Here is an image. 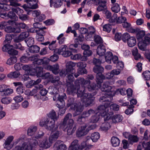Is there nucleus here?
<instances>
[{"instance_id":"1","label":"nucleus","mask_w":150,"mask_h":150,"mask_svg":"<svg viewBox=\"0 0 150 150\" xmlns=\"http://www.w3.org/2000/svg\"><path fill=\"white\" fill-rule=\"evenodd\" d=\"M74 74L69 73L67 75V92L73 95L76 94L78 97H81L83 105L87 107L92 104L94 100V98L91 94L86 93V88L84 86L90 84L91 81L89 80H85L83 78H79L75 81L74 86L73 83L74 79Z\"/></svg>"},{"instance_id":"2","label":"nucleus","mask_w":150,"mask_h":150,"mask_svg":"<svg viewBox=\"0 0 150 150\" xmlns=\"http://www.w3.org/2000/svg\"><path fill=\"white\" fill-rule=\"evenodd\" d=\"M107 93H104V96H101L99 99V101L101 103L106 102L104 105H100L97 108V110L100 113L101 115L103 116H107L105 120H108L110 119L111 117V114L112 113L111 112H110V113H108L109 106L110 105V102L112 99V97L115 95V92H110Z\"/></svg>"},{"instance_id":"3","label":"nucleus","mask_w":150,"mask_h":150,"mask_svg":"<svg viewBox=\"0 0 150 150\" xmlns=\"http://www.w3.org/2000/svg\"><path fill=\"white\" fill-rule=\"evenodd\" d=\"M38 134V135L31 139H28L26 142H23L24 140L23 138L21 137L18 138L14 142L13 144L16 145L18 143L19 144L21 143L22 144V146H16L13 150H31L38 144V141L35 138L38 139L43 136L44 133L40 131Z\"/></svg>"},{"instance_id":"4","label":"nucleus","mask_w":150,"mask_h":150,"mask_svg":"<svg viewBox=\"0 0 150 150\" xmlns=\"http://www.w3.org/2000/svg\"><path fill=\"white\" fill-rule=\"evenodd\" d=\"M72 115L67 114L64 117L60 127H62L64 131H66L69 135L72 134L76 129V125L74 124V120L71 119Z\"/></svg>"},{"instance_id":"5","label":"nucleus","mask_w":150,"mask_h":150,"mask_svg":"<svg viewBox=\"0 0 150 150\" xmlns=\"http://www.w3.org/2000/svg\"><path fill=\"white\" fill-rule=\"evenodd\" d=\"M101 83L100 84V86L97 88L98 84L97 83V85L96 84H92L91 85L90 84H87L88 86L86 88V89L88 90L89 91H92L93 90H98L100 88L101 91L104 92V93H107L110 92H115L112 90L111 86L109 85L110 84V82L109 81H106L104 82L102 86H101Z\"/></svg>"},{"instance_id":"6","label":"nucleus","mask_w":150,"mask_h":150,"mask_svg":"<svg viewBox=\"0 0 150 150\" xmlns=\"http://www.w3.org/2000/svg\"><path fill=\"white\" fill-rule=\"evenodd\" d=\"M76 100L73 98H69L67 103L68 107H70L71 109H73L75 112L74 113V116H75L79 114L83 110V107L79 104L78 105L76 102Z\"/></svg>"},{"instance_id":"7","label":"nucleus","mask_w":150,"mask_h":150,"mask_svg":"<svg viewBox=\"0 0 150 150\" xmlns=\"http://www.w3.org/2000/svg\"><path fill=\"white\" fill-rule=\"evenodd\" d=\"M103 70V68L100 65L95 66L93 68V71L97 74L96 76V81L98 85L97 88L100 86V84L103 82V80L105 79V76L102 74V72Z\"/></svg>"},{"instance_id":"8","label":"nucleus","mask_w":150,"mask_h":150,"mask_svg":"<svg viewBox=\"0 0 150 150\" xmlns=\"http://www.w3.org/2000/svg\"><path fill=\"white\" fill-rule=\"evenodd\" d=\"M22 0H9L10 4L8 5L3 2L0 3V8L4 10L8 11L11 9V6H18L20 4L17 2Z\"/></svg>"},{"instance_id":"9","label":"nucleus","mask_w":150,"mask_h":150,"mask_svg":"<svg viewBox=\"0 0 150 150\" xmlns=\"http://www.w3.org/2000/svg\"><path fill=\"white\" fill-rule=\"evenodd\" d=\"M0 17L5 19L10 18L13 21L16 20L18 19V17L16 15L15 11L11 10V11H9L8 13H0Z\"/></svg>"},{"instance_id":"10","label":"nucleus","mask_w":150,"mask_h":150,"mask_svg":"<svg viewBox=\"0 0 150 150\" xmlns=\"http://www.w3.org/2000/svg\"><path fill=\"white\" fill-rule=\"evenodd\" d=\"M87 126V124H85L84 125L81 126L79 127L76 132L77 137H81L87 134L88 133V130H87L86 128Z\"/></svg>"},{"instance_id":"11","label":"nucleus","mask_w":150,"mask_h":150,"mask_svg":"<svg viewBox=\"0 0 150 150\" xmlns=\"http://www.w3.org/2000/svg\"><path fill=\"white\" fill-rule=\"evenodd\" d=\"M55 121L54 120H50V119L48 118L46 119V126L45 128L49 130L53 131L54 130H56L58 128V126L55 127L54 126Z\"/></svg>"},{"instance_id":"12","label":"nucleus","mask_w":150,"mask_h":150,"mask_svg":"<svg viewBox=\"0 0 150 150\" xmlns=\"http://www.w3.org/2000/svg\"><path fill=\"white\" fill-rule=\"evenodd\" d=\"M117 15L114 13L112 17L110 20V22L111 23L115 22L117 23H121L127 20L126 17L123 16H120L117 18Z\"/></svg>"},{"instance_id":"13","label":"nucleus","mask_w":150,"mask_h":150,"mask_svg":"<svg viewBox=\"0 0 150 150\" xmlns=\"http://www.w3.org/2000/svg\"><path fill=\"white\" fill-rule=\"evenodd\" d=\"M77 66L79 68L77 72L81 74H86L87 70L85 68L86 66V64L84 62H81L77 63Z\"/></svg>"},{"instance_id":"14","label":"nucleus","mask_w":150,"mask_h":150,"mask_svg":"<svg viewBox=\"0 0 150 150\" xmlns=\"http://www.w3.org/2000/svg\"><path fill=\"white\" fill-rule=\"evenodd\" d=\"M45 69L48 70H50L55 74H58L59 71V66L57 64L53 65H47L45 67Z\"/></svg>"},{"instance_id":"15","label":"nucleus","mask_w":150,"mask_h":150,"mask_svg":"<svg viewBox=\"0 0 150 150\" xmlns=\"http://www.w3.org/2000/svg\"><path fill=\"white\" fill-rule=\"evenodd\" d=\"M14 137L12 136H10L8 137L3 144L4 147L8 150L10 149L13 146L11 143Z\"/></svg>"},{"instance_id":"16","label":"nucleus","mask_w":150,"mask_h":150,"mask_svg":"<svg viewBox=\"0 0 150 150\" xmlns=\"http://www.w3.org/2000/svg\"><path fill=\"white\" fill-rule=\"evenodd\" d=\"M76 63L72 61L67 62L66 64V68L68 72L71 73H74L75 70L73 68L76 65Z\"/></svg>"},{"instance_id":"17","label":"nucleus","mask_w":150,"mask_h":150,"mask_svg":"<svg viewBox=\"0 0 150 150\" xmlns=\"http://www.w3.org/2000/svg\"><path fill=\"white\" fill-rule=\"evenodd\" d=\"M98 111V112L95 114L94 115L92 116L90 119V122L92 123H96L100 119V116L104 117V120L105 121H108L110 119L108 120H105V118L106 117L107 115L105 116H102L101 115V114Z\"/></svg>"},{"instance_id":"18","label":"nucleus","mask_w":150,"mask_h":150,"mask_svg":"<svg viewBox=\"0 0 150 150\" xmlns=\"http://www.w3.org/2000/svg\"><path fill=\"white\" fill-rule=\"evenodd\" d=\"M62 142L60 140L57 141L54 145V148L56 150H67V147L66 146L61 143Z\"/></svg>"},{"instance_id":"19","label":"nucleus","mask_w":150,"mask_h":150,"mask_svg":"<svg viewBox=\"0 0 150 150\" xmlns=\"http://www.w3.org/2000/svg\"><path fill=\"white\" fill-rule=\"evenodd\" d=\"M26 2L27 3L28 7L31 9H36L38 8L37 4L38 0H26Z\"/></svg>"},{"instance_id":"20","label":"nucleus","mask_w":150,"mask_h":150,"mask_svg":"<svg viewBox=\"0 0 150 150\" xmlns=\"http://www.w3.org/2000/svg\"><path fill=\"white\" fill-rule=\"evenodd\" d=\"M57 98L58 99L57 101V106L59 108H63L65 105V102L64 100V99L65 98V97L59 95L57 97Z\"/></svg>"},{"instance_id":"21","label":"nucleus","mask_w":150,"mask_h":150,"mask_svg":"<svg viewBox=\"0 0 150 150\" xmlns=\"http://www.w3.org/2000/svg\"><path fill=\"white\" fill-rule=\"evenodd\" d=\"M5 31L7 33H19L21 31V30L20 28H14L11 26L6 27L5 29Z\"/></svg>"},{"instance_id":"22","label":"nucleus","mask_w":150,"mask_h":150,"mask_svg":"<svg viewBox=\"0 0 150 150\" xmlns=\"http://www.w3.org/2000/svg\"><path fill=\"white\" fill-rule=\"evenodd\" d=\"M59 134V132L58 131L52 132L49 137V140H50L53 143L58 139Z\"/></svg>"},{"instance_id":"23","label":"nucleus","mask_w":150,"mask_h":150,"mask_svg":"<svg viewBox=\"0 0 150 150\" xmlns=\"http://www.w3.org/2000/svg\"><path fill=\"white\" fill-rule=\"evenodd\" d=\"M105 52V47L104 45H100L98 47L97 49V53L99 56H103L104 55Z\"/></svg>"},{"instance_id":"24","label":"nucleus","mask_w":150,"mask_h":150,"mask_svg":"<svg viewBox=\"0 0 150 150\" xmlns=\"http://www.w3.org/2000/svg\"><path fill=\"white\" fill-rule=\"evenodd\" d=\"M48 142L47 139L43 140L39 144L40 147L47 149L49 148L52 145V143L50 140Z\"/></svg>"},{"instance_id":"25","label":"nucleus","mask_w":150,"mask_h":150,"mask_svg":"<svg viewBox=\"0 0 150 150\" xmlns=\"http://www.w3.org/2000/svg\"><path fill=\"white\" fill-rule=\"evenodd\" d=\"M50 6L55 8L60 7L62 4V0H50Z\"/></svg>"},{"instance_id":"26","label":"nucleus","mask_w":150,"mask_h":150,"mask_svg":"<svg viewBox=\"0 0 150 150\" xmlns=\"http://www.w3.org/2000/svg\"><path fill=\"white\" fill-rule=\"evenodd\" d=\"M29 35V33L28 32H22L18 36V38L16 39V40L18 42L22 41L28 37Z\"/></svg>"},{"instance_id":"27","label":"nucleus","mask_w":150,"mask_h":150,"mask_svg":"<svg viewBox=\"0 0 150 150\" xmlns=\"http://www.w3.org/2000/svg\"><path fill=\"white\" fill-rule=\"evenodd\" d=\"M28 49L29 52L27 53V55L28 56L30 55L29 53H37L39 51L40 48L38 46L35 45L29 47Z\"/></svg>"},{"instance_id":"28","label":"nucleus","mask_w":150,"mask_h":150,"mask_svg":"<svg viewBox=\"0 0 150 150\" xmlns=\"http://www.w3.org/2000/svg\"><path fill=\"white\" fill-rule=\"evenodd\" d=\"M123 119V117L120 115H116L112 117V122L116 123L121 122Z\"/></svg>"},{"instance_id":"29","label":"nucleus","mask_w":150,"mask_h":150,"mask_svg":"<svg viewBox=\"0 0 150 150\" xmlns=\"http://www.w3.org/2000/svg\"><path fill=\"white\" fill-rule=\"evenodd\" d=\"M79 144L78 141L77 139L74 140L71 143V145L69 146V150H78Z\"/></svg>"},{"instance_id":"30","label":"nucleus","mask_w":150,"mask_h":150,"mask_svg":"<svg viewBox=\"0 0 150 150\" xmlns=\"http://www.w3.org/2000/svg\"><path fill=\"white\" fill-rule=\"evenodd\" d=\"M128 45L130 47L134 46L136 43V40L134 37L131 36L127 42Z\"/></svg>"},{"instance_id":"31","label":"nucleus","mask_w":150,"mask_h":150,"mask_svg":"<svg viewBox=\"0 0 150 150\" xmlns=\"http://www.w3.org/2000/svg\"><path fill=\"white\" fill-rule=\"evenodd\" d=\"M103 123L100 128V129L102 131H107L111 127V125L108 122H105Z\"/></svg>"},{"instance_id":"32","label":"nucleus","mask_w":150,"mask_h":150,"mask_svg":"<svg viewBox=\"0 0 150 150\" xmlns=\"http://www.w3.org/2000/svg\"><path fill=\"white\" fill-rule=\"evenodd\" d=\"M139 139L137 136L130 134L128 141L130 144H132L134 143L138 142Z\"/></svg>"},{"instance_id":"33","label":"nucleus","mask_w":150,"mask_h":150,"mask_svg":"<svg viewBox=\"0 0 150 150\" xmlns=\"http://www.w3.org/2000/svg\"><path fill=\"white\" fill-rule=\"evenodd\" d=\"M96 5H99V6H102L104 7L107 8L106 6V1L105 0H91Z\"/></svg>"},{"instance_id":"34","label":"nucleus","mask_w":150,"mask_h":150,"mask_svg":"<svg viewBox=\"0 0 150 150\" xmlns=\"http://www.w3.org/2000/svg\"><path fill=\"white\" fill-rule=\"evenodd\" d=\"M111 141L112 146L114 147H116L119 145L120 140L116 137H113L111 139Z\"/></svg>"},{"instance_id":"35","label":"nucleus","mask_w":150,"mask_h":150,"mask_svg":"<svg viewBox=\"0 0 150 150\" xmlns=\"http://www.w3.org/2000/svg\"><path fill=\"white\" fill-rule=\"evenodd\" d=\"M20 75V72L18 71L11 72L7 75L8 77L11 79H15L18 77Z\"/></svg>"},{"instance_id":"36","label":"nucleus","mask_w":150,"mask_h":150,"mask_svg":"<svg viewBox=\"0 0 150 150\" xmlns=\"http://www.w3.org/2000/svg\"><path fill=\"white\" fill-rule=\"evenodd\" d=\"M59 79V76H56L52 81V82L53 83L54 85L55 86L61 87L62 84Z\"/></svg>"},{"instance_id":"37","label":"nucleus","mask_w":150,"mask_h":150,"mask_svg":"<svg viewBox=\"0 0 150 150\" xmlns=\"http://www.w3.org/2000/svg\"><path fill=\"white\" fill-rule=\"evenodd\" d=\"M37 130V128L35 126H31L29 128L27 131L28 135L32 136L35 135V133Z\"/></svg>"},{"instance_id":"38","label":"nucleus","mask_w":150,"mask_h":150,"mask_svg":"<svg viewBox=\"0 0 150 150\" xmlns=\"http://www.w3.org/2000/svg\"><path fill=\"white\" fill-rule=\"evenodd\" d=\"M113 56L112 53L111 52H107L105 54L106 61L108 63H110Z\"/></svg>"},{"instance_id":"39","label":"nucleus","mask_w":150,"mask_h":150,"mask_svg":"<svg viewBox=\"0 0 150 150\" xmlns=\"http://www.w3.org/2000/svg\"><path fill=\"white\" fill-rule=\"evenodd\" d=\"M60 87L56 86L53 87L52 88V91H51L50 93L54 95H55L53 97V99L54 100H55V98L57 96V97L58 96V93L59 92V89Z\"/></svg>"},{"instance_id":"40","label":"nucleus","mask_w":150,"mask_h":150,"mask_svg":"<svg viewBox=\"0 0 150 150\" xmlns=\"http://www.w3.org/2000/svg\"><path fill=\"white\" fill-rule=\"evenodd\" d=\"M100 134L97 132H95L92 133L91 136V138L93 142H97L99 139Z\"/></svg>"},{"instance_id":"41","label":"nucleus","mask_w":150,"mask_h":150,"mask_svg":"<svg viewBox=\"0 0 150 150\" xmlns=\"http://www.w3.org/2000/svg\"><path fill=\"white\" fill-rule=\"evenodd\" d=\"M36 72L38 77L43 76V68L42 67L40 66L37 67L36 69Z\"/></svg>"},{"instance_id":"42","label":"nucleus","mask_w":150,"mask_h":150,"mask_svg":"<svg viewBox=\"0 0 150 150\" xmlns=\"http://www.w3.org/2000/svg\"><path fill=\"white\" fill-rule=\"evenodd\" d=\"M13 92V89L10 88H8V87L6 88L5 90H4L1 93V95L3 96H9Z\"/></svg>"},{"instance_id":"43","label":"nucleus","mask_w":150,"mask_h":150,"mask_svg":"<svg viewBox=\"0 0 150 150\" xmlns=\"http://www.w3.org/2000/svg\"><path fill=\"white\" fill-rule=\"evenodd\" d=\"M13 92V89L10 88H8V87L6 88L5 90H4L1 93V95L3 96H9Z\"/></svg>"},{"instance_id":"44","label":"nucleus","mask_w":150,"mask_h":150,"mask_svg":"<svg viewBox=\"0 0 150 150\" xmlns=\"http://www.w3.org/2000/svg\"><path fill=\"white\" fill-rule=\"evenodd\" d=\"M142 77L145 81L149 80L150 79V71H144L142 74Z\"/></svg>"},{"instance_id":"45","label":"nucleus","mask_w":150,"mask_h":150,"mask_svg":"<svg viewBox=\"0 0 150 150\" xmlns=\"http://www.w3.org/2000/svg\"><path fill=\"white\" fill-rule=\"evenodd\" d=\"M49 117L54 121L57 120L59 117V116H56V112L54 110L51 111L49 114Z\"/></svg>"},{"instance_id":"46","label":"nucleus","mask_w":150,"mask_h":150,"mask_svg":"<svg viewBox=\"0 0 150 150\" xmlns=\"http://www.w3.org/2000/svg\"><path fill=\"white\" fill-rule=\"evenodd\" d=\"M120 9L119 5L117 3L112 4L111 8V9L112 11L116 13L119 12Z\"/></svg>"},{"instance_id":"47","label":"nucleus","mask_w":150,"mask_h":150,"mask_svg":"<svg viewBox=\"0 0 150 150\" xmlns=\"http://www.w3.org/2000/svg\"><path fill=\"white\" fill-rule=\"evenodd\" d=\"M4 44V45L2 47V50L4 52H7L8 54L9 51L10 50L11 47L13 48V46L9 44Z\"/></svg>"},{"instance_id":"48","label":"nucleus","mask_w":150,"mask_h":150,"mask_svg":"<svg viewBox=\"0 0 150 150\" xmlns=\"http://www.w3.org/2000/svg\"><path fill=\"white\" fill-rule=\"evenodd\" d=\"M136 34L137 39L139 40H141L145 35V33L144 31L140 30L139 29L138 32Z\"/></svg>"},{"instance_id":"49","label":"nucleus","mask_w":150,"mask_h":150,"mask_svg":"<svg viewBox=\"0 0 150 150\" xmlns=\"http://www.w3.org/2000/svg\"><path fill=\"white\" fill-rule=\"evenodd\" d=\"M12 101V99L9 97H5L2 98L1 101L3 104L7 105L9 104Z\"/></svg>"},{"instance_id":"50","label":"nucleus","mask_w":150,"mask_h":150,"mask_svg":"<svg viewBox=\"0 0 150 150\" xmlns=\"http://www.w3.org/2000/svg\"><path fill=\"white\" fill-rule=\"evenodd\" d=\"M67 46L66 45H62L59 49H57V53L59 54H63V53L67 50Z\"/></svg>"},{"instance_id":"51","label":"nucleus","mask_w":150,"mask_h":150,"mask_svg":"<svg viewBox=\"0 0 150 150\" xmlns=\"http://www.w3.org/2000/svg\"><path fill=\"white\" fill-rule=\"evenodd\" d=\"M17 61V58L16 57H11L8 59L6 63L8 65H11L14 64Z\"/></svg>"},{"instance_id":"52","label":"nucleus","mask_w":150,"mask_h":150,"mask_svg":"<svg viewBox=\"0 0 150 150\" xmlns=\"http://www.w3.org/2000/svg\"><path fill=\"white\" fill-rule=\"evenodd\" d=\"M95 112V111L91 109L88 111H84L83 112L82 116L84 118L89 116L91 114Z\"/></svg>"},{"instance_id":"53","label":"nucleus","mask_w":150,"mask_h":150,"mask_svg":"<svg viewBox=\"0 0 150 150\" xmlns=\"http://www.w3.org/2000/svg\"><path fill=\"white\" fill-rule=\"evenodd\" d=\"M25 41L29 47L32 46L34 43V39L32 37H29L28 40H25Z\"/></svg>"},{"instance_id":"54","label":"nucleus","mask_w":150,"mask_h":150,"mask_svg":"<svg viewBox=\"0 0 150 150\" xmlns=\"http://www.w3.org/2000/svg\"><path fill=\"white\" fill-rule=\"evenodd\" d=\"M11 10L14 11L19 16L22 15L23 12V11L19 7L11 8Z\"/></svg>"},{"instance_id":"55","label":"nucleus","mask_w":150,"mask_h":150,"mask_svg":"<svg viewBox=\"0 0 150 150\" xmlns=\"http://www.w3.org/2000/svg\"><path fill=\"white\" fill-rule=\"evenodd\" d=\"M147 44L143 42V41H140L138 43V46L139 49L143 51L145 50Z\"/></svg>"},{"instance_id":"56","label":"nucleus","mask_w":150,"mask_h":150,"mask_svg":"<svg viewBox=\"0 0 150 150\" xmlns=\"http://www.w3.org/2000/svg\"><path fill=\"white\" fill-rule=\"evenodd\" d=\"M12 37L11 34H7L6 35V39L4 41V44H9L11 42Z\"/></svg>"},{"instance_id":"57","label":"nucleus","mask_w":150,"mask_h":150,"mask_svg":"<svg viewBox=\"0 0 150 150\" xmlns=\"http://www.w3.org/2000/svg\"><path fill=\"white\" fill-rule=\"evenodd\" d=\"M65 38L64 37V34L63 33L60 34L57 37V40L58 41V43L59 44H63L65 40Z\"/></svg>"},{"instance_id":"58","label":"nucleus","mask_w":150,"mask_h":150,"mask_svg":"<svg viewBox=\"0 0 150 150\" xmlns=\"http://www.w3.org/2000/svg\"><path fill=\"white\" fill-rule=\"evenodd\" d=\"M134 106L133 105H129L128 108L125 111V112L127 115L132 114L133 112V108Z\"/></svg>"},{"instance_id":"59","label":"nucleus","mask_w":150,"mask_h":150,"mask_svg":"<svg viewBox=\"0 0 150 150\" xmlns=\"http://www.w3.org/2000/svg\"><path fill=\"white\" fill-rule=\"evenodd\" d=\"M142 147L145 150H150V142H143L142 143Z\"/></svg>"},{"instance_id":"60","label":"nucleus","mask_w":150,"mask_h":150,"mask_svg":"<svg viewBox=\"0 0 150 150\" xmlns=\"http://www.w3.org/2000/svg\"><path fill=\"white\" fill-rule=\"evenodd\" d=\"M131 37L128 33H125L122 36V38L124 42H126Z\"/></svg>"},{"instance_id":"61","label":"nucleus","mask_w":150,"mask_h":150,"mask_svg":"<svg viewBox=\"0 0 150 150\" xmlns=\"http://www.w3.org/2000/svg\"><path fill=\"white\" fill-rule=\"evenodd\" d=\"M46 29V28L45 27H40L38 28V30H37V35H44L45 34V32L43 30Z\"/></svg>"},{"instance_id":"62","label":"nucleus","mask_w":150,"mask_h":150,"mask_svg":"<svg viewBox=\"0 0 150 150\" xmlns=\"http://www.w3.org/2000/svg\"><path fill=\"white\" fill-rule=\"evenodd\" d=\"M94 40L97 44L101 43L103 42V40L101 37L98 35H95Z\"/></svg>"},{"instance_id":"63","label":"nucleus","mask_w":150,"mask_h":150,"mask_svg":"<svg viewBox=\"0 0 150 150\" xmlns=\"http://www.w3.org/2000/svg\"><path fill=\"white\" fill-rule=\"evenodd\" d=\"M25 91L24 87L23 85L19 86L16 89L17 92L19 94H21L23 93Z\"/></svg>"},{"instance_id":"64","label":"nucleus","mask_w":150,"mask_h":150,"mask_svg":"<svg viewBox=\"0 0 150 150\" xmlns=\"http://www.w3.org/2000/svg\"><path fill=\"white\" fill-rule=\"evenodd\" d=\"M142 41L147 44H150V34L148 33L146 35Z\"/></svg>"}]
</instances>
